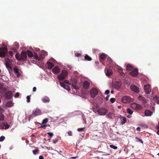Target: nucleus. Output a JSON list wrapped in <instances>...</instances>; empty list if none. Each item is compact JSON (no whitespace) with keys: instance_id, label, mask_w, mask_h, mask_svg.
Here are the masks:
<instances>
[{"instance_id":"1","label":"nucleus","mask_w":159,"mask_h":159,"mask_svg":"<svg viewBox=\"0 0 159 159\" xmlns=\"http://www.w3.org/2000/svg\"><path fill=\"white\" fill-rule=\"evenodd\" d=\"M41 114V111L39 109H36L32 111V114L30 115L29 116L30 119L32 118L33 116L34 117L40 115Z\"/></svg>"},{"instance_id":"2","label":"nucleus","mask_w":159,"mask_h":159,"mask_svg":"<svg viewBox=\"0 0 159 159\" xmlns=\"http://www.w3.org/2000/svg\"><path fill=\"white\" fill-rule=\"evenodd\" d=\"M67 72L66 70H62L61 74L58 76L59 80H62L65 79L67 75Z\"/></svg>"},{"instance_id":"3","label":"nucleus","mask_w":159,"mask_h":159,"mask_svg":"<svg viewBox=\"0 0 159 159\" xmlns=\"http://www.w3.org/2000/svg\"><path fill=\"white\" fill-rule=\"evenodd\" d=\"M5 64L7 69L8 70H12V67L10 65V63L12 62V60L8 58H5Z\"/></svg>"},{"instance_id":"4","label":"nucleus","mask_w":159,"mask_h":159,"mask_svg":"<svg viewBox=\"0 0 159 159\" xmlns=\"http://www.w3.org/2000/svg\"><path fill=\"white\" fill-rule=\"evenodd\" d=\"M121 101L124 103H129L133 101V99L129 96H125L122 98Z\"/></svg>"},{"instance_id":"5","label":"nucleus","mask_w":159,"mask_h":159,"mask_svg":"<svg viewBox=\"0 0 159 159\" xmlns=\"http://www.w3.org/2000/svg\"><path fill=\"white\" fill-rule=\"evenodd\" d=\"M98 114L101 116L105 115L107 112V110L104 108H101L97 111Z\"/></svg>"},{"instance_id":"6","label":"nucleus","mask_w":159,"mask_h":159,"mask_svg":"<svg viewBox=\"0 0 159 159\" xmlns=\"http://www.w3.org/2000/svg\"><path fill=\"white\" fill-rule=\"evenodd\" d=\"M90 93L91 97L94 98L98 94V91L96 89L93 88L90 90Z\"/></svg>"},{"instance_id":"7","label":"nucleus","mask_w":159,"mask_h":159,"mask_svg":"<svg viewBox=\"0 0 159 159\" xmlns=\"http://www.w3.org/2000/svg\"><path fill=\"white\" fill-rule=\"evenodd\" d=\"M13 92L7 91L4 94V97L7 99H11L13 96Z\"/></svg>"},{"instance_id":"8","label":"nucleus","mask_w":159,"mask_h":159,"mask_svg":"<svg viewBox=\"0 0 159 159\" xmlns=\"http://www.w3.org/2000/svg\"><path fill=\"white\" fill-rule=\"evenodd\" d=\"M7 51V49L6 47L0 48V57H4L5 56V54Z\"/></svg>"},{"instance_id":"9","label":"nucleus","mask_w":159,"mask_h":159,"mask_svg":"<svg viewBox=\"0 0 159 159\" xmlns=\"http://www.w3.org/2000/svg\"><path fill=\"white\" fill-rule=\"evenodd\" d=\"M130 88L133 91L138 93L139 92V88L136 85L134 84H132L130 86Z\"/></svg>"},{"instance_id":"10","label":"nucleus","mask_w":159,"mask_h":159,"mask_svg":"<svg viewBox=\"0 0 159 159\" xmlns=\"http://www.w3.org/2000/svg\"><path fill=\"white\" fill-rule=\"evenodd\" d=\"M144 91L147 94H149L151 92V88L150 85L149 84L145 85L144 87Z\"/></svg>"},{"instance_id":"11","label":"nucleus","mask_w":159,"mask_h":159,"mask_svg":"<svg viewBox=\"0 0 159 159\" xmlns=\"http://www.w3.org/2000/svg\"><path fill=\"white\" fill-rule=\"evenodd\" d=\"M27 53L24 51H23L20 54V57L21 60L25 61L27 58Z\"/></svg>"},{"instance_id":"12","label":"nucleus","mask_w":159,"mask_h":159,"mask_svg":"<svg viewBox=\"0 0 159 159\" xmlns=\"http://www.w3.org/2000/svg\"><path fill=\"white\" fill-rule=\"evenodd\" d=\"M129 74L131 76L135 77L137 76L138 75V70L137 69H135L134 70L129 72Z\"/></svg>"},{"instance_id":"13","label":"nucleus","mask_w":159,"mask_h":159,"mask_svg":"<svg viewBox=\"0 0 159 159\" xmlns=\"http://www.w3.org/2000/svg\"><path fill=\"white\" fill-rule=\"evenodd\" d=\"M60 84L61 87H63L64 89H66L68 91L70 90V88L69 86L65 84L64 83L60 82Z\"/></svg>"},{"instance_id":"14","label":"nucleus","mask_w":159,"mask_h":159,"mask_svg":"<svg viewBox=\"0 0 159 159\" xmlns=\"http://www.w3.org/2000/svg\"><path fill=\"white\" fill-rule=\"evenodd\" d=\"M52 71L54 74H58L60 72V69L57 66H56L53 68Z\"/></svg>"},{"instance_id":"15","label":"nucleus","mask_w":159,"mask_h":159,"mask_svg":"<svg viewBox=\"0 0 159 159\" xmlns=\"http://www.w3.org/2000/svg\"><path fill=\"white\" fill-rule=\"evenodd\" d=\"M120 118V119L121 120V124L122 125L124 124H125L126 121V118L124 116H121L120 115V116L119 117Z\"/></svg>"},{"instance_id":"16","label":"nucleus","mask_w":159,"mask_h":159,"mask_svg":"<svg viewBox=\"0 0 159 159\" xmlns=\"http://www.w3.org/2000/svg\"><path fill=\"white\" fill-rule=\"evenodd\" d=\"M89 83L87 81H84L83 83V88L86 89L89 88Z\"/></svg>"},{"instance_id":"17","label":"nucleus","mask_w":159,"mask_h":159,"mask_svg":"<svg viewBox=\"0 0 159 159\" xmlns=\"http://www.w3.org/2000/svg\"><path fill=\"white\" fill-rule=\"evenodd\" d=\"M5 117L4 115L1 112H0V121H2L4 120ZM2 126L0 122V128H2Z\"/></svg>"},{"instance_id":"18","label":"nucleus","mask_w":159,"mask_h":159,"mask_svg":"<svg viewBox=\"0 0 159 159\" xmlns=\"http://www.w3.org/2000/svg\"><path fill=\"white\" fill-rule=\"evenodd\" d=\"M144 113L146 116H151L152 114V112L149 110H146L145 111Z\"/></svg>"},{"instance_id":"19","label":"nucleus","mask_w":159,"mask_h":159,"mask_svg":"<svg viewBox=\"0 0 159 159\" xmlns=\"http://www.w3.org/2000/svg\"><path fill=\"white\" fill-rule=\"evenodd\" d=\"M1 125L2 127L1 129L3 128L5 129H8L10 127V125L4 122H2Z\"/></svg>"},{"instance_id":"20","label":"nucleus","mask_w":159,"mask_h":159,"mask_svg":"<svg viewBox=\"0 0 159 159\" xmlns=\"http://www.w3.org/2000/svg\"><path fill=\"white\" fill-rule=\"evenodd\" d=\"M121 85L120 83L119 82H117L116 83L115 88L117 90L120 89L121 88Z\"/></svg>"},{"instance_id":"21","label":"nucleus","mask_w":159,"mask_h":159,"mask_svg":"<svg viewBox=\"0 0 159 159\" xmlns=\"http://www.w3.org/2000/svg\"><path fill=\"white\" fill-rule=\"evenodd\" d=\"M106 57H107V56H106V55H105L104 54H101L100 55L99 59L100 60H102V61H104L106 59Z\"/></svg>"},{"instance_id":"22","label":"nucleus","mask_w":159,"mask_h":159,"mask_svg":"<svg viewBox=\"0 0 159 159\" xmlns=\"http://www.w3.org/2000/svg\"><path fill=\"white\" fill-rule=\"evenodd\" d=\"M47 64L48 66V68L49 69L52 68L54 66V65L53 64V63L50 62H47Z\"/></svg>"},{"instance_id":"23","label":"nucleus","mask_w":159,"mask_h":159,"mask_svg":"<svg viewBox=\"0 0 159 159\" xmlns=\"http://www.w3.org/2000/svg\"><path fill=\"white\" fill-rule=\"evenodd\" d=\"M112 74V71L111 70L109 69L107 70L106 75L107 76H111Z\"/></svg>"},{"instance_id":"24","label":"nucleus","mask_w":159,"mask_h":159,"mask_svg":"<svg viewBox=\"0 0 159 159\" xmlns=\"http://www.w3.org/2000/svg\"><path fill=\"white\" fill-rule=\"evenodd\" d=\"M118 71L120 75L122 76H124L125 74L123 72V69L121 67H120L118 68Z\"/></svg>"},{"instance_id":"25","label":"nucleus","mask_w":159,"mask_h":159,"mask_svg":"<svg viewBox=\"0 0 159 159\" xmlns=\"http://www.w3.org/2000/svg\"><path fill=\"white\" fill-rule=\"evenodd\" d=\"M26 52L27 53V54H28V57H32L33 56V54L32 52L29 50H28Z\"/></svg>"},{"instance_id":"26","label":"nucleus","mask_w":159,"mask_h":159,"mask_svg":"<svg viewBox=\"0 0 159 159\" xmlns=\"http://www.w3.org/2000/svg\"><path fill=\"white\" fill-rule=\"evenodd\" d=\"M133 69V66L129 64H128L126 66V70L129 71L132 70Z\"/></svg>"},{"instance_id":"27","label":"nucleus","mask_w":159,"mask_h":159,"mask_svg":"<svg viewBox=\"0 0 159 159\" xmlns=\"http://www.w3.org/2000/svg\"><path fill=\"white\" fill-rule=\"evenodd\" d=\"M42 100L43 102H49L50 101V100L49 98L47 97H45L44 98L42 99Z\"/></svg>"},{"instance_id":"28","label":"nucleus","mask_w":159,"mask_h":159,"mask_svg":"<svg viewBox=\"0 0 159 159\" xmlns=\"http://www.w3.org/2000/svg\"><path fill=\"white\" fill-rule=\"evenodd\" d=\"M84 59L85 60L88 61H91L92 60V58L87 54L85 55L84 57Z\"/></svg>"},{"instance_id":"29","label":"nucleus","mask_w":159,"mask_h":159,"mask_svg":"<svg viewBox=\"0 0 159 159\" xmlns=\"http://www.w3.org/2000/svg\"><path fill=\"white\" fill-rule=\"evenodd\" d=\"M153 99L157 103L159 104V98L155 96L154 97Z\"/></svg>"},{"instance_id":"30","label":"nucleus","mask_w":159,"mask_h":159,"mask_svg":"<svg viewBox=\"0 0 159 159\" xmlns=\"http://www.w3.org/2000/svg\"><path fill=\"white\" fill-rule=\"evenodd\" d=\"M133 105L135 107L136 109L137 110H139L141 108V106L140 105L137 104H133Z\"/></svg>"},{"instance_id":"31","label":"nucleus","mask_w":159,"mask_h":159,"mask_svg":"<svg viewBox=\"0 0 159 159\" xmlns=\"http://www.w3.org/2000/svg\"><path fill=\"white\" fill-rule=\"evenodd\" d=\"M6 105L7 107H11L12 106V102L11 101H9L7 102Z\"/></svg>"},{"instance_id":"32","label":"nucleus","mask_w":159,"mask_h":159,"mask_svg":"<svg viewBox=\"0 0 159 159\" xmlns=\"http://www.w3.org/2000/svg\"><path fill=\"white\" fill-rule=\"evenodd\" d=\"M77 84H72V86L74 89L76 90L79 89V87L76 85Z\"/></svg>"},{"instance_id":"33","label":"nucleus","mask_w":159,"mask_h":159,"mask_svg":"<svg viewBox=\"0 0 159 159\" xmlns=\"http://www.w3.org/2000/svg\"><path fill=\"white\" fill-rule=\"evenodd\" d=\"M15 57L17 60L19 61L21 60L20 58V55L19 53H16L15 55Z\"/></svg>"},{"instance_id":"34","label":"nucleus","mask_w":159,"mask_h":159,"mask_svg":"<svg viewBox=\"0 0 159 159\" xmlns=\"http://www.w3.org/2000/svg\"><path fill=\"white\" fill-rule=\"evenodd\" d=\"M126 110L127 112L130 115H131L133 113V111L129 108H127Z\"/></svg>"},{"instance_id":"35","label":"nucleus","mask_w":159,"mask_h":159,"mask_svg":"<svg viewBox=\"0 0 159 159\" xmlns=\"http://www.w3.org/2000/svg\"><path fill=\"white\" fill-rule=\"evenodd\" d=\"M44 57V56L43 55L40 54L38 60L40 61L43 59Z\"/></svg>"},{"instance_id":"36","label":"nucleus","mask_w":159,"mask_h":159,"mask_svg":"<svg viewBox=\"0 0 159 159\" xmlns=\"http://www.w3.org/2000/svg\"><path fill=\"white\" fill-rule=\"evenodd\" d=\"M7 55L9 57H12L13 55L12 52L11 51H9Z\"/></svg>"},{"instance_id":"37","label":"nucleus","mask_w":159,"mask_h":159,"mask_svg":"<svg viewBox=\"0 0 159 159\" xmlns=\"http://www.w3.org/2000/svg\"><path fill=\"white\" fill-rule=\"evenodd\" d=\"M71 81L72 82V84H77V80L76 79L73 78L71 79Z\"/></svg>"},{"instance_id":"38","label":"nucleus","mask_w":159,"mask_h":159,"mask_svg":"<svg viewBox=\"0 0 159 159\" xmlns=\"http://www.w3.org/2000/svg\"><path fill=\"white\" fill-rule=\"evenodd\" d=\"M135 139L137 141H139V142H141V143H143V140L142 139H140L139 138L137 137H136Z\"/></svg>"},{"instance_id":"39","label":"nucleus","mask_w":159,"mask_h":159,"mask_svg":"<svg viewBox=\"0 0 159 159\" xmlns=\"http://www.w3.org/2000/svg\"><path fill=\"white\" fill-rule=\"evenodd\" d=\"M48 118H45V119L43 120L42 121V124H43L45 123H47L48 122Z\"/></svg>"},{"instance_id":"40","label":"nucleus","mask_w":159,"mask_h":159,"mask_svg":"<svg viewBox=\"0 0 159 159\" xmlns=\"http://www.w3.org/2000/svg\"><path fill=\"white\" fill-rule=\"evenodd\" d=\"M13 71L16 74L18 73L19 72L18 69L17 68H13Z\"/></svg>"},{"instance_id":"41","label":"nucleus","mask_w":159,"mask_h":159,"mask_svg":"<svg viewBox=\"0 0 159 159\" xmlns=\"http://www.w3.org/2000/svg\"><path fill=\"white\" fill-rule=\"evenodd\" d=\"M34 58L36 60H38L39 57L37 54H35L34 55H33Z\"/></svg>"},{"instance_id":"42","label":"nucleus","mask_w":159,"mask_h":159,"mask_svg":"<svg viewBox=\"0 0 159 159\" xmlns=\"http://www.w3.org/2000/svg\"><path fill=\"white\" fill-rule=\"evenodd\" d=\"M110 147L111 148L114 149H116L117 148V146H115L113 145H110Z\"/></svg>"},{"instance_id":"43","label":"nucleus","mask_w":159,"mask_h":159,"mask_svg":"<svg viewBox=\"0 0 159 159\" xmlns=\"http://www.w3.org/2000/svg\"><path fill=\"white\" fill-rule=\"evenodd\" d=\"M84 129L85 127L78 128L77 129V131L79 132L83 131H84Z\"/></svg>"},{"instance_id":"44","label":"nucleus","mask_w":159,"mask_h":159,"mask_svg":"<svg viewBox=\"0 0 159 159\" xmlns=\"http://www.w3.org/2000/svg\"><path fill=\"white\" fill-rule=\"evenodd\" d=\"M139 98H141V99L143 101V103H146V101L145 99L144 98H143L141 96H139Z\"/></svg>"},{"instance_id":"45","label":"nucleus","mask_w":159,"mask_h":159,"mask_svg":"<svg viewBox=\"0 0 159 159\" xmlns=\"http://www.w3.org/2000/svg\"><path fill=\"white\" fill-rule=\"evenodd\" d=\"M5 139V137L4 136H1L0 137V142L3 141Z\"/></svg>"},{"instance_id":"46","label":"nucleus","mask_w":159,"mask_h":159,"mask_svg":"<svg viewBox=\"0 0 159 159\" xmlns=\"http://www.w3.org/2000/svg\"><path fill=\"white\" fill-rule=\"evenodd\" d=\"M27 102L28 103L30 102V97L29 96H28L26 97Z\"/></svg>"},{"instance_id":"47","label":"nucleus","mask_w":159,"mask_h":159,"mask_svg":"<svg viewBox=\"0 0 159 159\" xmlns=\"http://www.w3.org/2000/svg\"><path fill=\"white\" fill-rule=\"evenodd\" d=\"M115 99L114 98H111L110 99V102L112 103H114L115 102Z\"/></svg>"},{"instance_id":"48","label":"nucleus","mask_w":159,"mask_h":159,"mask_svg":"<svg viewBox=\"0 0 159 159\" xmlns=\"http://www.w3.org/2000/svg\"><path fill=\"white\" fill-rule=\"evenodd\" d=\"M38 151V149H35L33 151V152L34 154L35 155Z\"/></svg>"},{"instance_id":"49","label":"nucleus","mask_w":159,"mask_h":159,"mask_svg":"<svg viewBox=\"0 0 159 159\" xmlns=\"http://www.w3.org/2000/svg\"><path fill=\"white\" fill-rule=\"evenodd\" d=\"M20 95V93L18 92H17L16 94L14 95V97L15 98H17L19 97Z\"/></svg>"},{"instance_id":"50","label":"nucleus","mask_w":159,"mask_h":159,"mask_svg":"<svg viewBox=\"0 0 159 159\" xmlns=\"http://www.w3.org/2000/svg\"><path fill=\"white\" fill-rule=\"evenodd\" d=\"M47 134L51 137H52L53 136V134L52 133L48 132Z\"/></svg>"},{"instance_id":"51","label":"nucleus","mask_w":159,"mask_h":159,"mask_svg":"<svg viewBox=\"0 0 159 159\" xmlns=\"http://www.w3.org/2000/svg\"><path fill=\"white\" fill-rule=\"evenodd\" d=\"M68 135L70 136L72 135V132L71 131H70L68 132Z\"/></svg>"},{"instance_id":"52","label":"nucleus","mask_w":159,"mask_h":159,"mask_svg":"<svg viewBox=\"0 0 159 159\" xmlns=\"http://www.w3.org/2000/svg\"><path fill=\"white\" fill-rule=\"evenodd\" d=\"M110 93V91L109 90H107L105 91V94L107 95L109 94Z\"/></svg>"},{"instance_id":"53","label":"nucleus","mask_w":159,"mask_h":159,"mask_svg":"<svg viewBox=\"0 0 159 159\" xmlns=\"http://www.w3.org/2000/svg\"><path fill=\"white\" fill-rule=\"evenodd\" d=\"M75 56L77 57H79L81 56V54L79 53H76L75 54Z\"/></svg>"},{"instance_id":"54","label":"nucleus","mask_w":159,"mask_h":159,"mask_svg":"<svg viewBox=\"0 0 159 159\" xmlns=\"http://www.w3.org/2000/svg\"><path fill=\"white\" fill-rule=\"evenodd\" d=\"M47 126V125H41L40 127V128H43L44 129H45L46 127Z\"/></svg>"},{"instance_id":"55","label":"nucleus","mask_w":159,"mask_h":159,"mask_svg":"<svg viewBox=\"0 0 159 159\" xmlns=\"http://www.w3.org/2000/svg\"><path fill=\"white\" fill-rule=\"evenodd\" d=\"M112 114V113L111 112H109L108 115H107L108 117H110V116H111V115Z\"/></svg>"},{"instance_id":"56","label":"nucleus","mask_w":159,"mask_h":159,"mask_svg":"<svg viewBox=\"0 0 159 159\" xmlns=\"http://www.w3.org/2000/svg\"><path fill=\"white\" fill-rule=\"evenodd\" d=\"M112 114V113L111 112H109L108 115H107L108 117H110V116H111V115Z\"/></svg>"},{"instance_id":"57","label":"nucleus","mask_w":159,"mask_h":159,"mask_svg":"<svg viewBox=\"0 0 159 159\" xmlns=\"http://www.w3.org/2000/svg\"><path fill=\"white\" fill-rule=\"evenodd\" d=\"M53 143L54 144L58 142V140H53Z\"/></svg>"},{"instance_id":"58","label":"nucleus","mask_w":159,"mask_h":159,"mask_svg":"<svg viewBox=\"0 0 159 159\" xmlns=\"http://www.w3.org/2000/svg\"><path fill=\"white\" fill-rule=\"evenodd\" d=\"M95 64L97 66H98L99 64V63L98 61H96L95 62Z\"/></svg>"},{"instance_id":"59","label":"nucleus","mask_w":159,"mask_h":159,"mask_svg":"<svg viewBox=\"0 0 159 159\" xmlns=\"http://www.w3.org/2000/svg\"><path fill=\"white\" fill-rule=\"evenodd\" d=\"M12 50H13V51H14V52H17V50H16V48H13L12 49Z\"/></svg>"},{"instance_id":"60","label":"nucleus","mask_w":159,"mask_h":159,"mask_svg":"<svg viewBox=\"0 0 159 159\" xmlns=\"http://www.w3.org/2000/svg\"><path fill=\"white\" fill-rule=\"evenodd\" d=\"M109 97V95H107V96L105 98V99L106 101H107L108 100V98Z\"/></svg>"},{"instance_id":"61","label":"nucleus","mask_w":159,"mask_h":159,"mask_svg":"<svg viewBox=\"0 0 159 159\" xmlns=\"http://www.w3.org/2000/svg\"><path fill=\"white\" fill-rule=\"evenodd\" d=\"M39 159H44L43 157L42 156H40L39 157Z\"/></svg>"},{"instance_id":"62","label":"nucleus","mask_w":159,"mask_h":159,"mask_svg":"<svg viewBox=\"0 0 159 159\" xmlns=\"http://www.w3.org/2000/svg\"><path fill=\"white\" fill-rule=\"evenodd\" d=\"M36 87H34L33 88V90L34 92H35L36 91Z\"/></svg>"},{"instance_id":"63","label":"nucleus","mask_w":159,"mask_h":159,"mask_svg":"<svg viewBox=\"0 0 159 159\" xmlns=\"http://www.w3.org/2000/svg\"><path fill=\"white\" fill-rule=\"evenodd\" d=\"M68 82H69V81L68 80H65L64 82V83H66L67 84H68Z\"/></svg>"},{"instance_id":"64","label":"nucleus","mask_w":159,"mask_h":159,"mask_svg":"<svg viewBox=\"0 0 159 159\" xmlns=\"http://www.w3.org/2000/svg\"><path fill=\"white\" fill-rule=\"evenodd\" d=\"M140 128L139 127H138L137 128L136 130L137 131H139L140 130Z\"/></svg>"}]
</instances>
